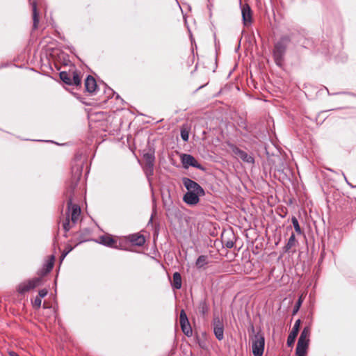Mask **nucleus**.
Masks as SVG:
<instances>
[{"mask_svg":"<svg viewBox=\"0 0 356 356\" xmlns=\"http://www.w3.org/2000/svg\"><path fill=\"white\" fill-rule=\"evenodd\" d=\"M222 241L223 245L227 248H229V249L233 248V246L234 245V242L233 241V240H232V239H226L223 236H222Z\"/></svg>","mask_w":356,"mask_h":356,"instance_id":"nucleus-31","label":"nucleus"},{"mask_svg":"<svg viewBox=\"0 0 356 356\" xmlns=\"http://www.w3.org/2000/svg\"><path fill=\"white\" fill-rule=\"evenodd\" d=\"M296 238L294 233H292L291 236L289 237L288 242L283 247V251L284 252L286 253L289 252V250L296 245Z\"/></svg>","mask_w":356,"mask_h":356,"instance_id":"nucleus-23","label":"nucleus"},{"mask_svg":"<svg viewBox=\"0 0 356 356\" xmlns=\"http://www.w3.org/2000/svg\"><path fill=\"white\" fill-rule=\"evenodd\" d=\"M183 184L188 192L204 195L205 193L203 188L195 181L185 177L183 179Z\"/></svg>","mask_w":356,"mask_h":356,"instance_id":"nucleus-7","label":"nucleus"},{"mask_svg":"<svg viewBox=\"0 0 356 356\" xmlns=\"http://www.w3.org/2000/svg\"><path fill=\"white\" fill-rule=\"evenodd\" d=\"M143 159L145 162V170L147 174L152 175L154 172V166L155 161L154 152L149 151L143 154Z\"/></svg>","mask_w":356,"mask_h":356,"instance_id":"nucleus-10","label":"nucleus"},{"mask_svg":"<svg viewBox=\"0 0 356 356\" xmlns=\"http://www.w3.org/2000/svg\"><path fill=\"white\" fill-rule=\"evenodd\" d=\"M72 250V248H69L67 250H65L62 255H61V259H63V258H65L66 257V255Z\"/></svg>","mask_w":356,"mask_h":356,"instance_id":"nucleus-35","label":"nucleus"},{"mask_svg":"<svg viewBox=\"0 0 356 356\" xmlns=\"http://www.w3.org/2000/svg\"><path fill=\"white\" fill-rule=\"evenodd\" d=\"M55 261L54 255H51L47 261L44 263L42 268L40 270L38 275L39 277L42 279V277L50 273L54 267Z\"/></svg>","mask_w":356,"mask_h":356,"instance_id":"nucleus-17","label":"nucleus"},{"mask_svg":"<svg viewBox=\"0 0 356 356\" xmlns=\"http://www.w3.org/2000/svg\"><path fill=\"white\" fill-rule=\"evenodd\" d=\"M213 332L216 339L221 341L224 338V325L222 321L219 317H215L213 318Z\"/></svg>","mask_w":356,"mask_h":356,"instance_id":"nucleus-12","label":"nucleus"},{"mask_svg":"<svg viewBox=\"0 0 356 356\" xmlns=\"http://www.w3.org/2000/svg\"><path fill=\"white\" fill-rule=\"evenodd\" d=\"M60 79L65 84L75 87L81 86V72L74 65L70 67L68 71H62L59 74Z\"/></svg>","mask_w":356,"mask_h":356,"instance_id":"nucleus-3","label":"nucleus"},{"mask_svg":"<svg viewBox=\"0 0 356 356\" xmlns=\"http://www.w3.org/2000/svg\"><path fill=\"white\" fill-rule=\"evenodd\" d=\"M90 236L91 231L88 228L81 229L79 232H77L74 234V239L78 241L77 244L90 241Z\"/></svg>","mask_w":356,"mask_h":356,"instance_id":"nucleus-15","label":"nucleus"},{"mask_svg":"<svg viewBox=\"0 0 356 356\" xmlns=\"http://www.w3.org/2000/svg\"><path fill=\"white\" fill-rule=\"evenodd\" d=\"M300 323H301L300 319H298L296 321V323L292 328V330L289 333L288 338H287L286 343H287L288 346L290 347L294 343L296 338L299 332Z\"/></svg>","mask_w":356,"mask_h":356,"instance_id":"nucleus-19","label":"nucleus"},{"mask_svg":"<svg viewBox=\"0 0 356 356\" xmlns=\"http://www.w3.org/2000/svg\"><path fill=\"white\" fill-rule=\"evenodd\" d=\"M200 196L203 195L187 191L184 195L183 200L189 205H195L199 202Z\"/></svg>","mask_w":356,"mask_h":356,"instance_id":"nucleus-20","label":"nucleus"},{"mask_svg":"<svg viewBox=\"0 0 356 356\" xmlns=\"http://www.w3.org/2000/svg\"><path fill=\"white\" fill-rule=\"evenodd\" d=\"M116 239L117 238L113 237L112 235L106 234L100 236L96 241L106 247L113 248L115 246Z\"/></svg>","mask_w":356,"mask_h":356,"instance_id":"nucleus-16","label":"nucleus"},{"mask_svg":"<svg viewBox=\"0 0 356 356\" xmlns=\"http://www.w3.org/2000/svg\"><path fill=\"white\" fill-rule=\"evenodd\" d=\"M10 356H19L16 353L12 351L9 353Z\"/></svg>","mask_w":356,"mask_h":356,"instance_id":"nucleus-36","label":"nucleus"},{"mask_svg":"<svg viewBox=\"0 0 356 356\" xmlns=\"http://www.w3.org/2000/svg\"><path fill=\"white\" fill-rule=\"evenodd\" d=\"M72 173L71 184L70 185L69 190L66 193L67 205V212L66 213V216L70 214V218L71 219L72 223L75 225L80 217L81 208L79 204L73 203V196L74 191L77 186L82 175V166H73L72 168Z\"/></svg>","mask_w":356,"mask_h":356,"instance_id":"nucleus-1","label":"nucleus"},{"mask_svg":"<svg viewBox=\"0 0 356 356\" xmlns=\"http://www.w3.org/2000/svg\"><path fill=\"white\" fill-rule=\"evenodd\" d=\"M197 309L199 312L204 316L207 312H209V305L207 302V300L205 299L201 300L197 306Z\"/></svg>","mask_w":356,"mask_h":356,"instance_id":"nucleus-25","label":"nucleus"},{"mask_svg":"<svg viewBox=\"0 0 356 356\" xmlns=\"http://www.w3.org/2000/svg\"><path fill=\"white\" fill-rule=\"evenodd\" d=\"M243 22L245 26L252 23V14L250 6L248 3L243 5L241 8Z\"/></svg>","mask_w":356,"mask_h":356,"instance_id":"nucleus-18","label":"nucleus"},{"mask_svg":"<svg viewBox=\"0 0 356 356\" xmlns=\"http://www.w3.org/2000/svg\"><path fill=\"white\" fill-rule=\"evenodd\" d=\"M173 280L172 282V286L174 289H180L181 288V276L179 273L175 272L173 274Z\"/></svg>","mask_w":356,"mask_h":356,"instance_id":"nucleus-22","label":"nucleus"},{"mask_svg":"<svg viewBox=\"0 0 356 356\" xmlns=\"http://www.w3.org/2000/svg\"><path fill=\"white\" fill-rule=\"evenodd\" d=\"M181 138L184 142H187L189 138V131L186 129H181Z\"/></svg>","mask_w":356,"mask_h":356,"instance_id":"nucleus-32","label":"nucleus"},{"mask_svg":"<svg viewBox=\"0 0 356 356\" xmlns=\"http://www.w3.org/2000/svg\"><path fill=\"white\" fill-rule=\"evenodd\" d=\"M42 282V279L39 277L25 280L18 284L17 286V291L19 294L24 295L26 293L34 289L37 286H40Z\"/></svg>","mask_w":356,"mask_h":356,"instance_id":"nucleus-6","label":"nucleus"},{"mask_svg":"<svg viewBox=\"0 0 356 356\" xmlns=\"http://www.w3.org/2000/svg\"><path fill=\"white\" fill-rule=\"evenodd\" d=\"M85 91L90 95L94 94L97 89L95 79L92 75H88L84 81Z\"/></svg>","mask_w":356,"mask_h":356,"instance_id":"nucleus-14","label":"nucleus"},{"mask_svg":"<svg viewBox=\"0 0 356 356\" xmlns=\"http://www.w3.org/2000/svg\"><path fill=\"white\" fill-rule=\"evenodd\" d=\"M48 293V290L47 289H42L39 291L38 296L42 298L45 297Z\"/></svg>","mask_w":356,"mask_h":356,"instance_id":"nucleus-34","label":"nucleus"},{"mask_svg":"<svg viewBox=\"0 0 356 356\" xmlns=\"http://www.w3.org/2000/svg\"><path fill=\"white\" fill-rule=\"evenodd\" d=\"M179 322L181 330L184 334L187 337H191L193 334L192 327L184 309H181L180 312Z\"/></svg>","mask_w":356,"mask_h":356,"instance_id":"nucleus-8","label":"nucleus"},{"mask_svg":"<svg viewBox=\"0 0 356 356\" xmlns=\"http://www.w3.org/2000/svg\"><path fill=\"white\" fill-rule=\"evenodd\" d=\"M291 42V37L288 35H283L274 44L273 57L275 64L279 67H282L284 65L287 47Z\"/></svg>","mask_w":356,"mask_h":356,"instance_id":"nucleus-2","label":"nucleus"},{"mask_svg":"<svg viewBox=\"0 0 356 356\" xmlns=\"http://www.w3.org/2000/svg\"><path fill=\"white\" fill-rule=\"evenodd\" d=\"M302 296L299 297L298 300H297V302H296V305L293 307V312H292V315L294 316L296 315L298 312L299 311L301 305H302Z\"/></svg>","mask_w":356,"mask_h":356,"instance_id":"nucleus-29","label":"nucleus"},{"mask_svg":"<svg viewBox=\"0 0 356 356\" xmlns=\"http://www.w3.org/2000/svg\"><path fill=\"white\" fill-rule=\"evenodd\" d=\"M126 239L132 245L141 247L145 243V237L139 233L129 234Z\"/></svg>","mask_w":356,"mask_h":356,"instance_id":"nucleus-13","label":"nucleus"},{"mask_svg":"<svg viewBox=\"0 0 356 356\" xmlns=\"http://www.w3.org/2000/svg\"><path fill=\"white\" fill-rule=\"evenodd\" d=\"M181 161L185 168L192 166L199 170H204L203 166L191 154H184L181 156Z\"/></svg>","mask_w":356,"mask_h":356,"instance_id":"nucleus-11","label":"nucleus"},{"mask_svg":"<svg viewBox=\"0 0 356 356\" xmlns=\"http://www.w3.org/2000/svg\"><path fill=\"white\" fill-rule=\"evenodd\" d=\"M42 303V298L38 297V296L34 298V300L32 301L33 307L35 309H38L41 307Z\"/></svg>","mask_w":356,"mask_h":356,"instance_id":"nucleus-30","label":"nucleus"},{"mask_svg":"<svg viewBox=\"0 0 356 356\" xmlns=\"http://www.w3.org/2000/svg\"><path fill=\"white\" fill-rule=\"evenodd\" d=\"M291 222L295 229V231L297 232V234H301L302 229L300 228L298 219L295 216H293L291 218Z\"/></svg>","mask_w":356,"mask_h":356,"instance_id":"nucleus-28","label":"nucleus"},{"mask_svg":"<svg viewBox=\"0 0 356 356\" xmlns=\"http://www.w3.org/2000/svg\"><path fill=\"white\" fill-rule=\"evenodd\" d=\"M32 6V12H33V30L35 31L38 29L39 24V13L37 8V2L33 1L31 3Z\"/></svg>","mask_w":356,"mask_h":356,"instance_id":"nucleus-21","label":"nucleus"},{"mask_svg":"<svg viewBox=\"0 0 356 356\" xmlns=\"http://www.w3.org/2000/svg\"><path fill=\"white\" fill-rule=\"evenodd\" d=\"M105 93H106V97L102 99V102L104 103H106L108 101V99L115 94V92L111 88H108L105 91Z\"/></svg>","mask_w":356,"mask_h":356,"instance_id":"nucleus-33","label":"nucleus"},{"mask_svg":"<svg viewBox=\"0 0 356 356\" xmlns=\"http://www.w3.org/2000/svg\"><path fill=\"white\" fill-rule=\"evenodd\" d=\"M208 264V257L207 255H200L195 261V266L197 269L204 268Z\"/></svg>","mask_w":356,"mask_h":356,"instance_id":"nucleus-24","label":"nucleus"},{"mask_svg":"<svg viewBox=\"0 0 356 356\" xmlns=\"http://www.w3.org/2000/svg\"><path fill=\"white\" fill-rule=\"evenodd\" d=\"M127 241L125 238V240L122 239H116V243L115 246L113 247L115 249H119V250H127Z\"/></svg>","mask_w":356,"mask_h":356,"instance_id":"nucleus-26","label":"nucleus"},{"mask_svg":"<svg viewBox=\"0 0 356 356\" xmlns=\"http://www.w3.org/2000/svg\"><path fill=\"white\" fill-rule=\"evenodd\" d=\"M72 223L71 219L70 218V214H67L63 222V228L65 232L70 231V229L74 226Z\"/></svg>","mask_w":356,"mask_h":356,"instance_id":"nucleus-27","label":"nucleus"},{"mask_svg":"<svg viewBox=\"0 0 356 356\" xmlns=\"http://www.w3.org/2000/svg\"><path fill=\"white\" fill-rule=\"evenodd\" d=\"M252 349L254 356H262L264 350L265 339L261 332L255 334L252 338Z\"/></svg>","mask_w":356,"mask_h":356,"instance_id":"nucleus-5","label":"nucleus"},{"mask_svg":"<svg viewBox=\"0 0 356 356\" xmlns=\"http://www.w3.org/2000/svg\"><path fill=\"white\" fill-rule=\"evenodd\" d=\"M229 147L233 154L236 157L241 159L243 162L248 163H254V158L252 156L248 155L245 151L239 149L237 146L233 144L229 145Z\"/></svg>","mask_w":356,"mask_h":356,"instance_id":"nucleus-9","label":"nucleus"},{"mask_svg":"<svg viewBox=\"0 0 356 356\" xmlns=\"http://www.w3.org/2000/svg\"><path fill=\"white\" fill-rule=\"evenodd\" d=\"M310 334L311 329L309 326L305 327L298 341L296 349V356H306L309 347Z\"/></svg>","mask_w":356,"mask_h":356,"instance_id":"nucleus-4","label":"nucleus"}]
</instances>
